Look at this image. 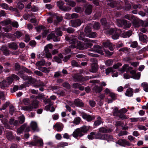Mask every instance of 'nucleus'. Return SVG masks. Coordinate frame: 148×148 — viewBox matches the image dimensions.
Instances as JSON below:
<instances>
[{"mask_svg": "<svg viewBox=\"0 0 148 148\" xmlns=\"http://www.w3.org/2000/svg\"><path fill=\"white\" fill-rule=\"evenodd\" d=\"M89 127L85 125L75 129L72 134L73 136L75 138H77L78 137H81L83 136L84 134L86 133L89 130Z\"/></svg>", "mask_w": 148, "mask_h": 148, "instance_id": "f257e3e1", "label": "nucleus"}, {"mask_svg": "<svg viewBox=\"0 0 148 148\" xmlns=\"http://www.w3.org/2000/svg\"><path fill=\"white\" fill-rule=\"evenodd\" d=\"M105 33L106 34H112V38L114 40H116L119 38L120 34L121 33V31L120 29H110L106 32Z\"/></svg>", "mask_w": 148, "mask_h": 148, "instance_id": "f03ea898", "label": "nucleus"}, {"mask_svg": "<svg viewBox=\"0 0 148 148\" xmlns=\"http://www.w3.org/2000/svg\"><path fill=\"white\" fill-rule=\"evenodd\" d=\"M55 33L58 36H61L62 35V33L60 31H58L55 30V31H52V32L47 36V40H49L51 39H52L54 41H58L60 40L58 36H56L55 35Z\"/></svg>", "mask_w": 148, "mask_h": 148, "instance_id": "7ed1b4c3", "label": "nucleus"}, {"mask_svg": "<svg viewBox=\"0 0 148 148\" xmlns=\"http://www.w3.org/2000/svg\"><path fill=\"white\" fill-rule=\"evenodd\" d=\"M12 82V79L11 77H8L6 79H4L0 82V87L3 89L8 87Z\"/></svg>", "mask_w": 148, "mask_h": 148, "instance_id": "20e7f679", "label": "nucleus"}, {"mask_svg": "<svg viewBox=\"0 0 148 148\" xmlns=\"http://www.w3.org/2000/svg\"><path fill=\"white\" fill-rule=\"evenodd\" d=\"M116 24L119 27H122L124 26V28H128L131 26V23H127V21L125 20L117 19L116 20Z\"/></svg>", "mask_w": 148, "mask_h": 148, "instance_id": "39448f33", "label": "nucleus"}, {"mask_svg": "<svg viewBox=\"0 0 148 148\" xmlns=\"http://www.w3.org/2000/svg\"><path fill=\"white\" fill-rule=\"evenodd\" d=\"M65 39L70 44H71V45H75L77 42L75 37L74 35H72L70 37L66 36L65 37Z\"/></svg>", "mask_w": 148, "mask_h": 148, "instance_id": "423d86ee", "label": "nucleus"}, {"mask_svg": "<svg viewBox=\"0 0 148 148\" xmlns=\"http://www.w3.org/2000/svg\"><path fill=\"white\" fill-rule=\"evenodd\" d=\"M82 117L88 122H90L95 119L94 116H92L84 113H82Z\"/></svg>", "mask_w": 148, "mask_h": 148, "instance_id": "0eeeda50", "label": "nucleus"}, {"mask_svg": "<svg viewBox=\"0 0 148 148\" xmlns=\"http://www.w3.org/2000/svg\"><path fill=\"white\" fill-rule=\"evenodd\" d=\"M53 127L57 131L59 132L62 130L64 127V125L62 123L57 122L53 126Z\"/></svg>", "mask_w": 148, "mask_h": 148, "instance_id": "6e6552de", "label": "nucleus"}, {"mask_svg": "<svg viewBox=\"0 0 148 148\" xmlns=\"http://www.w3.org/2000/svg\"><path fill=\"white\" fill-rule=\"evenodd\" d=\"M0 49L3 54L5 56H9L12 53V52L9 50L7 47L5 46H3Z\"/></svg>", "mask_w": 148, "mask_h": 148, "instance_id": "1a4fd4ad", "label": "nucleus"}, {"mask_svg": "<svg viewBox=\"0 0 148 148\" xmlns=\"http://www.w3.org/2000/svg\"><path fill=\"white\" fill-rule=\"evenodd\" d=\"M84 42L85 48L86 49L88 48L91 47L93 45L92 42H94L92 40H90L88 39L85 38L84 39Z\"/></svg>", "mask_w": 148, "mask_h": 148, "instance_id": "9d476101", "label": "nucleus"}, {"mask_svg": "<svg viewBox=\"0 0 148 148\" xmlns=\"http://www.w3.org/2000/svg\"><path fill=\"white\" fill-rule=\"evenodd\" d=\"M117 143L120 145L124 147L126 145L130 146L131 145V144L125 139L119 140L117 141Z\"/></svg>", "mask_w": 148, "mask_h": 148, "instance_id": "9b49d317", "label": "nucleus"}, {"mask_svg": "<svg viewBox=\"0 0 148 148\" xmlns=\"http://www.w3.org/2000/svg\"><path fill=\"white\" fill-rule=\"evenodd\" d=\"M30 127L32 130L35 132H38L39 130L37 124L36 122L34 121H32L30 123Z\"/></svg>", "mask_w": 148, "mask_h": 148, "instance_id": "f8f14e48", "label": "nucleus"}, {"mask_svg": "<svg viewBox=\"0 0 148 148\" xmlns=\"http://www.w3.org/2000/svg\"><path fill=\"white\" fill-rule=\"evenodd\" d=\"M73 103L77 107L81 108L84 106V103L81 100L79 99H75L73 101Z\"/></svg>", "mask_w": 148, "mask_h": 148, "instance_id": "ddd939ff", "label": "nucleus"}, {"mask_svg": "<svg viewBox=\"0 0 148 148\" xmlns=\"http://www.w3.org/2000/svg\"><path fill=\"white\" fill-rule=\"evenodd\" d=\"M82 23L81 20L77 19L75 20H72L71 21V25L74 27H77L79 26Z\"/></svg>", "mask_w": 148, "mask_h": 148, "instance_id": "4468645a", "label": "nucleus"}, {"mask_svg": "<svg viewBox=\"0 0 148 148\" xmlns=\"http://www.w3.org/2000/svg\"><path fill=\"white\" fill-rule=\"evenodd\" d=\"M127 111V110L125 108H123L120 110V115H119V118L122 119H127L128 117L123 114L124 113L126 112Z\"/></svg>", "mask_w": 148, "mask_h": 148, "instance_id": "2eb2a0df", "label": "nucleus"}, {"mask_svg": "<svg viewBox=\"0 0 148 148\" xmlns=\"http://www.w3.org/2000/svg\"><path fill=\"white\" fill-rule=\"evenodd\" d=\"M85 12L86 14H90L92 12V5L90 4L86 5L85 6Z\"/></svg>", "mask_w": 148, "mask_h": 148, "instance_id": "dca6fc26", "label": "nucleus"}, {"mask_svg": "<svg viewBox=\"0 0 148 148\" xmlns=\"http://www.w3.org/2000/svg\"><path fill=\"white\" fill-rule=\"evenodd\" d=\"M76 46L75 45H71L69 47H65L63 53L65 55L69 53L71 51V49L75 48Z\"/></svg>", "mask_w": 148, "mask_h": 148, "instance_id": "f3484780", "label": "nucleus"}, {"mask_svg": "<svg viewBox=\"0 0 148 148\" xmlns=\"http://www.w3.org/2000/svg\"><path fill=\"white\" fill-rule=\"evenodd\" d=\"M104 47L106 48H108L111 51H113L114 49L113 47L112 43L109 41H107L104 42L103 43Z\"/></svg>", "mask_w": 148, "mask_h": 148, "instance_id": "a211bd4d", "label": "nucleus"}, {"mask_svg": "<svg viewBox=\"0 0 148 148\" xmlns=\"http://www.w3.org/2000/svg\"><path fill=\"white\" fill-rule=\"evenodd\" d=\"M139 40L143 42L147 43L148 41L146 35H143L142 33H140L138 34Z\"/></svg>", "mask_w": 148, "mask_h": 148, "instance_id": "6ab92c4d", "label": "nucleus"}, {"mask_svg": "<svg viewBox=\"0 0 148 148\" xmlns=\"http://www.w3.org/2000/svg\"><path fill=\"white\" fill-rule=\"evenodd\" d=\"M77 45H75L76 48H77L80 50H83L85 48L84 43L80 41H77Z\"/></svg>", "mask_w": 148, "mask_h": 148, "instance_id": "aec40b11", "label": "nucleus"}, {"mask_svg": "<svg viewBox=\"0 0 148 148\" xmlns=\"http://www.w3.org/2000/svg\"><path fill=\"white\" fill-rule=\"evenodd\" d=\"M101 49V46L97 45H95L93 48L94 51L103 55V51Z\"/></svg>", "mask_w": 148, "mask_h": 148, "instance_id": "412c9836", "label": "nucleus"}, {"mask_svg": "<svg viewBox=\"0 0 148 148\" xmlns=\"http://www.w3.org/2000/svg\"><path fill=\"white\" fill-rule=\"evenodd\" d=\"M99 132L100 133H110L112 132V130L110 129H107L105 127H102L98 129Z\"/></svg>", "mask_w": 148, "mask_h": 148, "instance_id": "4be33fe9", "label": "nucleus"}, {"mask_svg": "<svg viewBox=\"0 0 148 148\" xmlns=\"http://www.w3.org/2000/svg\"><path fill=\"white\" fill-rule=\"evenodd\" d=\"M93 91L96 93H100L102 90V87L98 85H95L92 88Z\"/></svg>", "mask_w": 148, "mask_h": 148, "instance_id": "5701e85b", "label": "nucleus"}, {"mask_svg": "<svg viewBox=\"0 0 148 148\" xmlns=\"http://www.w3.org/2000/svg\"><path fill=\"white\" fill-rule=\"evenodd\" d=\"M125 95L128 97H132L133 95V89L131 88H129L127 89L125 93Z\"/></svg>", "mask_w": 148, "mask_h": 148, "instance_id": "b1692460", "label": "nucleus"}, {"mask_svg": "<svg viewBox=\"0 0 148 148\" xmlns=\"http://www.w3.org/2000/svg\"><path fill=\"white\" fill-rule=\"evenodd\" d=\"M72 87L74 88H79L81 90H83L84 87L82 86L80 84L75 83L73 84Z\"/></svg>", "mask_w": 148, "mask_h": 148, "instance_id": "393cba45", "label": "nucleus"}, {"mask_svg": "<svg viewBox=\"0 0 148 148\" xmlns=\"http://www.w3.org/2000/svg\"><path fill=\"white\" fill-rule=\"evenodd\" d=\"M6 136L7 138L9 140H12L14 138V136L12 133L11 132H7L6 133Z\"/></svg>", "mask_w": 148, "mask_h": 148, "instance_id": "a878e982", "label": "nucleus"}, {"mask_svg": "<svg viewBox=\"0 0 148 148\" xmlns=\"http://www.w3.org/2000/svg\"><path fill=\"white\" fill-rule=\"evenodd\" d=\"M33 109V107L31 105L23 106L21 108V109L26 111L30 112L32 111Z\"/></svg>", "mask_w": 148, "mask_h": 148, "instance_id": "bb28decb", "label": "nucleus"}, {"mask_svg": "<svg viewBox=\"0 0 148 148\" xmlns=\"http://www.w3.org/2000/svg\"><path fill=\"white\" fill-rule=\"evenodd\" d=\"M75 82H79L82 80V76L79 74H76L73 76Z\"/></svg>", "mask_w": 148, "mask_h": 148, "instance_id": "cd10ccee", "label": "nucleus"}, {"mask_svg": "<svg viewBox=\"0 0 148 148\" xmlns=\"http://www.w3.org/2000/svg\"><path fill=\"white\" fill-rule=\"evenodd\" d=\"M8 47L13 50H16L18 48V46L16 43L14 42H11L8 44Z\"/></svg>", "mask_w": 148, "mask_h": 148, "instance_id": "c85d7f7f", "label": "nucleus"}, {"mask_svg": "<svg viewBox=\"0 0 148 148\" xmlns=\"http://www.w3.org/2000/svg\"><path fill=\"white\" fill-rule=\"evenodd\" d=\"M103 122L102 119L99 116L97 118V120L95 121L94 125L95 126H97Z\"/></svg>", "mask_w": 148, "mask_h": 148, "instance_id": "c756f323", "label": "nucleus"}, {"mask_svg": "<svg viewBox=\"0 0 148 148\" xmlns=\"http://www.w3.org/2000/svg\"><path fill=\"white\" fill-rule=\"evenodd\" d=\"M95 139L103 140L104 138V136L105 135L104 134H102L100 132H98L97 134L95 133Z\"/></svg>", "mask_w": 148, "mask_h": 148, "instance_id": "7c9ffc66", "label": "nucleus"}, {"mask_svg": "<svg viewBox=\"0 0 148 148\" xmlns=\"http://www.w3.org/2000/svg\"><path fill=\"white\" fill-rule=\"evenodd\" d=\"M64 1L66 2V5H69L72 7H75L76 5L75 3L73 1L64 0Z\"/></svg>", "mask_w": 148, "mask_h": 148, "instance_id": "2f4dec72", "label": "nucleus"}, {"mask_svg": "<svg viewBox=\"0 0 148 148\" xmlns=\"http://www.w3.org/2000/svg\"><path fill=\"white\" fill-rule=\"evenodd\" d=\"M23 35V33L20 31H16L14 34L11 35V36L13 37L15 36L17 38H19Z\"/></svg>", "mask_w": 148, "mask_h": 148, "instance_id": "473e14b6", "label": "nucleus"}, {"mask_svg": "<svg viewBox=\"0 0 148 148\" xmlns=\"http://www.w3.org/2000/svg\"><path fill=\"white\" fill-rule=\"evenodd\" d=\"M91 69L89 70L90 72L93 73H95L97 71V64H91Z\"/></svg>", "mask_w": 148, "mask_h": 148, "instance_id": "72a5a7b5", "label": "nucleus"}, {"mask_svg": "<svg viewBox=\"0 0 148 148\" xmlns=\"http://www.w3.org/2000/svg\"><path fill=\"white\" fill-rule=\"evenodd\" d=\"M37 136H34V139H35V141H36V143H37V144H40V146H42L43 145L42 140L41 139H37Z\"/></svg>", "mask_w": 148, "mask_h": 148, "instance_id": "f704fd0d", "label": "nucleus"}, {"mask_svg": "<svg viewBox=\"0 0 148 148\" xmlns=\"http://www.w3.org/2000/svg\"><path fill=\"white\" fill-rule=\"evenodd\" d=\"M39 101L36 99H33L32 101V106L34 108H36L38 107V104Z\"/></svg>", "mask_w": 148, "mask_h": 148, "instance_id": "c9c22d12", "label": "nucleus"}, {"mask_svg": "<svg viewBox=\"0 0 148 148\" xmlns=\"http://www.w3.org/2000/svg\"><path fill=\"white\" fill-rule=\"evenodd\" d=\"M132 31L131 30H129L124 32L122 34V36L124 38L129 37L132 35Z\"/></svg>", "mask_w": 148, "mask_h": 148, "instance_id": "e433bc0d", "label": "nucleus"}, {"mask_svg": "<svg viewBox=\"0 0 148 148\" xmlns=\"http://www.w3.org/2000/svg\"><path fill=\"white\" fill-rule=\"evenodd\" d=\"M113 115L115 116H118L119 117L120 115V110H119L118 108L117 107H115L113 110Z\"/></svg>", "mask_w": 148, "mask_h": 148, "instance_id": "4c0bfd02", "label": "nucleus"}, {"mask_svg": "<svg viewBox=\"0 0 148 148\" xmlns=\"http://www.w3.org/2000/svg\"><path fill=\"white\" fill-rule=\"evenodd\" d=\"M9 123L10 125H13L14 126L19 125V123L17 120H15L14 119H10L9 121Z\"/></svg>", "mask_w": 148, "mask_h": 148, "instance_id": "58836bf2", "label": "nucleus"}, {"mask_svg": "<svg viewBox=\"0 0 148 148\" xmlns=\"http://www.w3.org/2000/svg\"><path fill=\"white\" fill-rule=\"evenodd\" d=\"M91 31V28L88 26H86L84 30V32L85 33V35L88 37V35H89V34L90 33V32Z\"/></svg>", "mask_w": 148, "mask_h": 148, "instance_id": "ea45409f", "label": "nucleus"}, {"mask_svg": "<svg viewBox=\"0 0 148 148\" xmlns=\"http://www.w3.org/2000/svg\"><path fill=\"white\" fill-rule=\"evenodd\" d=\"M22 127L23 128V130L25 132H28L30 131L29 126L27 125L26 123H25L22 125Z\"/></svg>", "mask_w": 148, "mask_h": 148, "instance_id": "a19ab883", "label": "nucleus"}, {"mask_svg": "<svg viewBox=\"0 0 148 148\" xmlns=\"http://www.w3.org/2000/svg\"><path fill=\"white\" fill-rule=\"evenodd\" d=\"M124 18L130 21L135 19L134 16L131 14H127L125 15L124 16Z\"/></svg>", "mask_w": 148, "mask_h": 148, "instance_id": "79ce46f5", "label": "nucleus"}, {"mask_svg": "<svg viewBox=\"0 0 148 148\" xmlns=\"http://www.w3.org/2000/svg\"><path fill=\"white\" fill-rule=\"evenodd\" d=\"M45 61L44 60H42L37 62L36 64V65L37 66H44L45 64Z\"/></svg>", "mask_w": 148, "mask_h": 148, "instance_id": "37998d69", "label": "nucleus"}, {"mask_svg": "<svg viewBox=\"0 0 148 148\" xmlns=\"http://www.w3.org/2000/svg\"><path fill=\"white\" fill-rule=\"evenodd\" d=\"M104 138L103 140H107L108 141L111 140L113 139L112 136L110 135L104 134Z\"/></svg>", "mask_w": 148, "mask_h": 148, "instance_id": "c03bdc74", "label": "nucleus"}, {"mask_svg": "<svg viewBox=\"0 0 148 148\" xmlns=\"http://www.w3.org/2000/svg\"><path fill=\"white\" fill-rule=\"evenodd\" d=\"M53 45L51 44H49L45 47L44 48L45 51H46L47 52H49V48L50 49H52L53 48Z\"/></svg>", "mask_w": 148, "mask_h": 148, "instance_id": "a18cd8bd", "label": "nucleus"}, {"mask_svg": "<svg viewBox=\"0 0 148 148\" xmlns=\"http://www.w3.org/2000/svg\"><path fill=\"white\" fill-rule=\"evenodd\" d=\"M11 21L10 20H5L3 21H1L0 23V24L2 26H5L9 24H11Z\"/></svg>", "mask_w": 148, "mask_h": 148, "instance_id": "49530a36", "label": "nucleus"}, {"mask_svg": "<svg viewBox=\"0 0 148 148\" xmlns=\"http://www.w3.org/2000/svg\"><path fill=\"white\" fill-rule=\"evenodd\" d=\"M43 101L45 104L47 103L49 104L48 106L49 107L53 104V103L51 102L50 99H47L46 98H45Z\"/></svg>", "mask_w": 148, "mask_h": 148, "instance_id": "de8ad7c7", "label": "nucleus"}, {"mask_svg": "<svg viewBox=\"0 0 148 148\" xmlns=\"http://www.w3.org/2000/svg\"><path fill=\"white\" fill-rule=\"evenodd\" d=\"M38 69L42 72L45 73H49L50 71L49 69H48V68L45 67H40L38 68Z\"/></svg>", "mask_w": 148, "mask_h": 148, "instance_id": "09e8293b", "label": "nucleus"}, {"mask_svg": "<svg viewBox=\"0 0 148 148\" xmlns=\"http://www.w3.org/2000/svg\"><path fill=\"white\" fill-rule=\"evenodd\" d=\"M37 99H38L40 100H43L44 101L45 99V95L42 93H39L38 96H37Z\"/></svg>", "mask_w": 148, "mask_h": 148, "instance_id": "8fccbe9b", "label": "nucleus"}, {"mask_svg": "<svg viewBox=\"0 0 148 148\" xmlns=\"http://www.w3.org/2000/svg\"><path fill=\"white\" fill-rule=\"evenodd\" d=\"M95 133L94 132L90 133L89 135L88 136V138L89 139L92 140L95 139Z\"/></svg>", "mask_w": 148, "mask_h": 148, "instance_id": "3c124183", "label": "nucleus"}, {"mask_svg": "<svg viewBox=\"0 0 148 148\" xmlns=\"http://www.w3.org/2000/svg\"><path fill=\"white\" fill-rule=\"evenodd\" d=\"M100 27V23L98 22H95L93 26V27L96 30L98 29Z\"/></svg>", "mask_w": 148, "mask_h": 148, "instance_id": "603ef678", "label": "nucleus"}, {"mask_svg": "<svg viewBox=\"0 0 148 148\" xmlns=\"http://www.w3.org/2000/svg\"><path fill=\"white\" fill-rule=\"evenodd\" d=\"M113 63V61L111 59L107 60L105 62V64L107 66L112 65Z\"/></svg>", "mask_w": 148, "mask_h": 148, "instance_id": "864d4df0", "label": "nucleus"}, {"mask_svg": "<svg viewBox=\"0 0 148 148\" xmlns=\"http://www.w3.org/2000/svg\"><path fill=\"white\" fill-rule=\"evenodd\" d=\"M81 120V118L79 117L75 118L73 121V123L76 125L79 124Z\"/></svg>", "mask_w": 148, "mask_h": 148, "instance_id": "5fc2aeb1", "label": "nucleus"}, {"mask_svg": "<svg viewBox=\"0 0 148 148\" xmlns=\"http://www.w3.org/2000/svg\"><path fill=\"white\" fill-rule=\"evenodd\" d=\"M25 120V118L24 116L23 115H21L19 117V123L20 124H22L24 123Z\"/></svg>", "mask_w": 148, "mask_h": 148, "instance_id": "6e6d98bb", "label": "nucleus"}, {"mask_svg": "<svg viewBox=\"0 0 148 148\" xmlns=\"http://www.w3.org/2000/svg\"><path fill=\"white\" fill-rule=\"evenodd\" d=\"M10 113L11 115H12L14 112L15 109L14 106L12 105H10L9 106Z\"/></svg>", "mask_w": 148, "mask_h": 148, "instance_id": "4d7b16f0", "label": "nucleus"}, {"mask_svg": "<svg viewBox=\"0 0 148 148\" xmlns=\"http://www.w3.org/2000/svg\"><path fill=\"white\" fill-rule=\"evenodd\" d=\"M84 34L83 32H81L79 35L78 36V38L79 39L84 41Z\"/></svg>", "mask_w": 148, "mask_h": 148, "instance_id": "13d9d810", "label": "nucleus"}, {"mask_svg": "<svg viewBox=\"0 0 148 148\" xmlns=\"http://www.w3.org/2000/svg\"><path fill=\"white\" fill-rule=\"evenodd\" d=\"M69 17L70 19L77 18L78 17V14L75 13H73L71 14H69Z\"/></svg>", "mask_w": 148, "mask_h": 148, "instance_id": "bf43d9fd", "label": "nucleus"}, {"mask_svg": "<svg viewBox=\"0 0 148 148\" xmlns=\"http://www.w3.org/2000/svg\"><path fill=\"white\" fill-rule=\"evenodd\" d=\"M23 102L25 105H27L30 103V101L29 99L26 98L23 99Z\"/></svg>", "mask_w": 148, "mask_h": 148, "instance_id": "052dcab7", "label": "nucleus"}, {"mask_svg": "<svg viewBox=\"0 0 148 148\" xmlns=\"http://www.w3.org/2000/svg\"><path fill=\"white\" fill-rule=\"evenodd\" d=\"M75 11L77 13H80L82 12L83 10L80 7H76L74 8Z\"/></svg>", "mask_w": 148, "mask_h": 148, "instance_id": "680f3d73", "label": "nucleus"}, {"mask_svg": "<svg viewBox=\"0 0 148 148\" xmlns=\"http://www.w3.org/2000/svg\"><path fill=\"white\" fill-rule=\"evenodd\" d=\"M114 72V71L112 67H109L106 70V75H107L110 72Z\"/></svg>", "mask_w": 148, "mask_h": 148, "instance_id": "e2e57ef3", "label": "nucleus"}, {"mask_svg": "<svg viewBox=\"0 0 148 148\" xmlns=\"http://www.w3.org/2000/svg\"><path fill=\"white\" fill-rule=\"evenodd\" d=\"M48 30L45 27V28H43V32L42 33V36L44 37H46L47 34L48 33Z\"/></svg>", "mask_w": 148, "mask_h": 148, "instance_id": "0e129e2a", "label": "nucleus"}, {"mask_svg": "<svg viewBox=\"0 0 148 148\" xmlns=\"http://www.w3.org/2000/svg\"><path fill=\"white\" fill-rule=\"evenodd\" d=\"M97 36V34L96 33L94 32H91L89 34V35L88 36V37H89L90 38H95Z\"/></svg>", "mask_w": 148, "mask_h": 148, "instance_id": "69168bd1", "label": "nucleus"}, {"mask_svg": "<svg viewBox=\"0 0 148 148\" xmlns=\"http://www.w3.org/2000/svg\"><path fill=\"white\" fill-rule=\"evenodd\" d=\"M68 145V143L65 142H61L58 144V147H63L67 146Z\"/></svg>", "mask_w": 148, "mask_h": 148, "instance_id": "338daca9", "label": "nucleus"}, {"mask_svg": "<svg viewBox=\"0 0 148 148\" xmlns=\"http://www.w3.org/2000/svg\"><path fill=\"white\" fill-rule=\"evenodd\" d=\"M101 22L102 25L106 26L107 23L106 19L105 18H103L101 19Z\"/></svg>", "mask_w": 148, "mask_h": 148, "instance_id": "774afa93", "label": "nucleus"}]
</instances>
